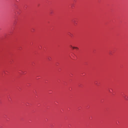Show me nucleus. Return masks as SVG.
<instances>
[{"instance_id":"obj_4","label":"nucleus","mask_w":128,"mask_h":128,"mask_svg":"<svg viewBox=\"0 0 128 128\" xmlns=\"http://www.w3.org/2000/svg\"><path fill=\"white\" fill-rule=\"evenodd\" d=\"M70 48H72V46L70 45Z\"/></svg>"},{"instance_id":"obj_3","label":"nucleus","mask_w":128,"mask_h":128,"mask_svg":"<svg viewBox=\"0 0 128 128\" xmlns=\"http://www.w3.org/2000/svg\"><path fill=\"white\" fill-rule=\"evenodd\" d=\"M124 98L125 99L128 100V98H126V96H125Z\"/></svg>"},{"instance_id":"obj_2","label":"nucleus","mask_w":128,"mask_h":128,"mask_svg":"<svg viewBox=\"0 0 128 128\" xmlns=\"http://www.w3.org/2000/svg\"><path fill=\"white\" fill-rule=\"evenodd\" d=\"M75 48H76V50H78V48L76 47Z\"/></svg>"},{"instance_id":"obj_1","label":"nucleus","mask_w":128,"mask_h":128,"mask_svg":"<svg viewBox=\"0 0 128 128\" xmlns=\"http://www.w3.org/2000/svg\"><path fill=\"white\" fill-rule=\"evenodd\" d=\"M76 47H74V46H72V48H73V50H74V48H76Z\"/></svg>"}]
</instances>
